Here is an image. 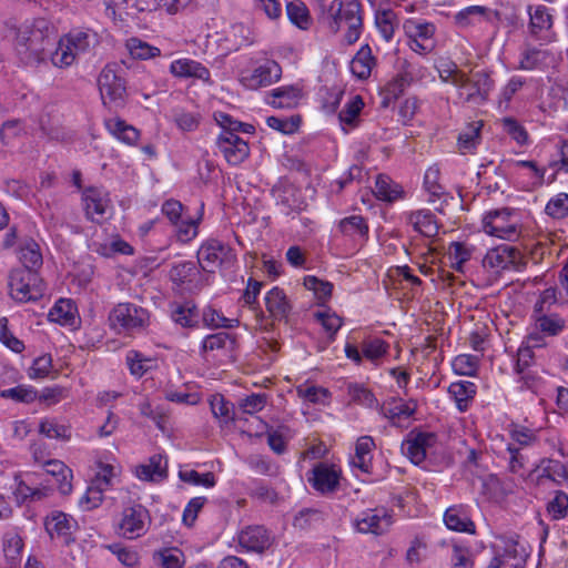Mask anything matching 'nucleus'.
I'll use <instances>...</instances> for the list:
<instances>
[{"instance_id":"obj_1","label":"nucleus","mask_w":568,"mask_h":568,"mask_svg":"<svg viewBox=\"0 0 568 568\" xmlns=\"http://www.w3.org/2000/svg\"><path fill=\"white\" fill-rule=\"evenodd\" d=\"M55 27L44 18L34 19L31 26L19 29L16 50L26 64H38L48 59L58 39Z\"/></svg>"},{"instance_id":"obj_2","label":"nucleus","mask_w":568,"mask_h":568,"mask_svg":"<svg viewBox=\"0 0 568 568\" xmlns=\"http://www.w3.org/2000/svg\"><path fill=\"white\" fill-rule=\"evenodd\" d=\"M327 24L333 32H337L342 24L347 27L345 41L348 44L355 43L361 36L363 19L361 16V3L349 1L343 3L341 0H333L327 10Z\"/></svg>"},{"instance_id":"obj_3","label":"nucleus","mask_w":568,"mask_h":568,"mask_svg":"<svg viewBox=\"0 0 568 568\" xmlns=\"http://www.w3.org/2000/svg\"><path fill=\"white\" fill-rule=\"evenodd\" d=\"M149 312L134 303H119L109 315L110 326L118 331H142L149 324Z\"/></svg>"},{"instance_id":"obj_4","label":"nucleus","mask_w":568,"mask_h":568,"mask_svg":"<svg viewBox=\"0 0 568 568\" xmlns=\"http://www.w3.org/2000/svg\"><path fill=\"white\" fill-rule=\"evenodd\" d=\"M98 85L102 103L112 108H122L125 103L126 88L124 79L114 64H106L99 74Z\"/></svg>"},{"instance_id":"obj_5","label":"nucleus","mask_w":568,"mask_h":568,"mask_svg":"<svg viewBox=\"0 0 568 568\" xmlns=\"http://www.w3.org/2000/svg\"><path fill=\"white\" fill-rule=\"evenodd\" d=\"M484 231L499 239L514 241L519 237L516 212L509 207L493 210L483 220Z\"/></svg>"},{"instance_id":"obj_6","label":"nucleus","mask_w":568,"mask_h":568,"mask_svg":"<svg viewBox=\"0 0 568 568\" xmlns=\"http://www.w3.org/2000/svg\"><path fill=\"white\" fill-rule=\"evenodd\" d=\"M10 295L18 302H30L39 300L43 290L37 272L23 268H16L9 275Z\"/></svg>"},{"instance_id":"obj_7","label":"nucleus","mask_w":568,"mask_h":568,"mask_svg":"<svg viewBox=\"0 0 568 568\" xmlns=\"http://www.w3.org/2000/svg\"><path fill=\"white\" fill-rule=\"evenodd\" d=\"M236 258L233 250L225 243L210 239L197 251V262L207 273H214L217 267L231 266Z\"/></svg>"},{"instance_id":"obj_8","label":"nucleus","mask_w":568,"mask_h":568,"mask_svg":"<svg viewBox=\"0 0 568 568\" xmlns=\"http://www.w3.org/2000/svg\"><path fill=\"white\" fill-rule=\"evenodd\" d=\"M521 252L513 245L503 244L487 252L483 260L484 267L521 271L526 266Z\"/></svg>"},{"instance_id":"obj_9","label":"nucleus","mask_w":568,"mask_h":568,"mask_svg":"<svg viewBox=\"0 0 568 568\" xmlns=\"http://www.w3.org/2000/svg\"><path fill=\"white\" fill-rule=\"evenodd\" d=\"M149 517V510L140 504L125 507L119 524V534L128 539L140 537L145 532Z\"/></svg>"},{"instance_id":"obj_10","label":"nucleus","mask_w":568,"mask_h":568,"mask_svg":"<svg viewBox=\"0 0 568 568\" xmlns=\"http://www.w3.org/2000/svg\"><path fill=\"white\" fill-rule=\"evenodd\" d=\"M437 442V436L434 433H414L410 432L407 438L402 443V453L415 464H422L430 449Z\"/></svg>"},{"instance_id":"obj_11","label":"nucleus","mask_w":568,"mask_h":568,"mask_svg":"<svg viewBox=\"0 0 568 568\" xmlns=\"http://www.w3.org/2000/svg\"><path fill=\"white\" fill-rule=\"evenodd\" d=\"M44 527L51 538H58L64 545H70L75 540L73 534L78 530V523L70 515L52 511L47 516Z\"/></svg>"},{"instance_id":"obj_12","label":"nucleus","mask_w":568,"mask_h":568,"mask_svg":"<svg viewBox=\"0 0 568 568\" xmlns=\"http://www.w3.org/2000/svg\"><path fill=\"white\" fill-rule=\"evenodd\" d=\"M216 145L231 165H239L250 154L247 142L230 132H222L217 136Z\"/></svg>"},{"instance_id":"obj_13","label":"nucleus","mask_w":568,"mask_h":568,"mask_svg":"<svg viewBox=\"0 0 568 568\" xmlns=\"http://www.w3.org/2000/svg\"><path fill=\"white\" fill-rule=\"evenodd\" d=\"M362 534H384L392 525V516L385 509H368L363 511L354 523Z\"/></svg>"},{"instance_id":"obj_14","label":"nucleus","mask_w":568,"mask_h":568,"mask_svg":"<svg viewBox=\"0 0 568 568\" xmlns=\"http://www.w3.org/2000/svg\"><path fill=\"white\" fill-rule=\"evenodd\" d=\"M282 69L280 64L273 60L266 61L257 67L253 72L242 75L241 83L250 90H256L267 87L281 78Z\"/></svg>"},{"instance_id":"obj_15","label":"nucleus","mask_w":568,"mask_h":568,"mask_svg":"<svg viewBox=\"0 0 568 568\" xmlns=\"http://www.w3.org/2000/svg\"><path fill=\"white\" fill-rule=\"evenodd\" d=\"M308 481L321 494H332L338 488L339 473L333 465L318 463L313 467Z\"/></svg>"},{"instance_id":"obj_16","label":"nucleus","mask_w":568,"mask_h":568,"mask_svg":"<svg viewBox=\"0 0 568 568\" xmlns=\"http://www.w3.org/2000/svg\"><path fill=\"white\" fill-rule=\"evenodd\" d=\"M465 82V85H458V88L466 91L465 100L467 102L475 103L486 101L494 84L489 74L484 71H477L471 77L466 75Z\"/></svg>"},{"instance_id":"obj_17","label":"nucleus","mask_w":568,"mask_h":568,"mask_svg":"<svg viewBox=\"0 0 568 568\" xmlns=\"http://www.w3.org/2000/svg\"><path fill=\"white\" fill-rule=\"evenodd\" d=\"M82 203L88 220L101 223L108 207V200L104 199L101 191L89 186L82 192Z\"/></svg>"},{"instance_id":"obj_18","label":"nucleus","mask_w":568,"mask_h":568,"mask_svg":"<svg viewBox=\"0 0 568 568\" xmlns=\"http://www.w3.org/2000/svg\"><path fill=\"white\" fill-rule=\"evenodd\" d=\"M241 547L250 551L263 552L271 546V537L263 526H251L239 535Z\"/></svg>"},{"instance_id":"obj_19","label":"nucleus","mask_w":568,"mask_h":568,"mask_svg":"<svg viewBox=\"0 0 568 568\" xmlns=\"http://www.w3.org/2000/svg\"><path fill=\"white\" fill-rule=\"evenodd\" d=\"M136 476L146 481L159 483L168 477V460L161 454H154L146 464L136 466Z\"/></svg>"},{"instance_id":"obj_20","label":"nucleus","mask_w":568,"mask_h":568,"mask_svg":"<svg viewBox=\"0 0 568 568\" xmlns=\"http://www.w3.org/2000/svg\"><path fill=\"white\" fill-rule=\"evenodd\" d=\"M170 71L179 78H195L210 82V71L202 63L191 59H179L171 63Z\"/></svg>"},{"instance_id":"obj_21","label":"nucleus","mask_w":568,"mask_h":568,"mask_svg":"<svg viewBox=\"0 0 568 568\" xmlns=\"http://www.w3.org/2000/svg\"><path fill=\"white\" fill-rule=\"evenodd\" d=\"M266 310L273 320H285L291 312V305L283 290L273 287L265 296Z\"/></svg>"},{"instance_id":"obj_22","label":"nucleus","mask_w":568,"mask_h":568,"mask_svg":"<svg viewBox=\"0 0 568 568\" xmlns=\"http://www.w3.org/2000/svg\"><path fill=\"white\" fill-rule=\"evenodd\" d=\"M444 521L448 529L475 534V524L462 506H452L444 514Z\"/></svg>"},{"instance_id":"obj_23","label":"nucleus","mask_w":568,"mask_h":568,"mask_svg":"<svg viewBox=\"0 0 568 568\" xmlns=\"http://www.w3.org/2000/svg\"><path fill=\"white\" fill-rule=\"evenodd\" d=\"M564 328V321L557 316L541 315L536 320L537 332H531L528 335V342L532 343V346H541L540 333L548 336L558 335Z\"/></svg>"},{"instance_id":"obj_24","label":"nucleus","mask_w":568,"mask_h":568,"mask_svg":"<svg viewBox=\"0 0 568 568\" xmlns=\"http://www.w3.org/2000/svg\"><path fill=\"white\" fill-rule=\"evenodd\" d=\"M408 223L413 225L415 231L426 237H434L439 231L435 215L429 210H419L409 213Z\"/></svg>"},{"instance_id":"obj_25","label":"nucleus","mask_w":568,"mask_h":568,"mask_svg":"<svg viewBox=\"0 0 568 568\" xmlns=\"http://www.w3.org/2000/svg\"><path fill=\"white\" fill-rule=\"evenodd\" d=\"M439 175L440 171L436 165L428 168L424 175V187L429 194V202L434 203L436 200L443 199L440 206L435 207L437 211L443 212V204L447 203L449 195L445 193L444 187L439 184Z\"/></svg>"},{"instance_id":"obj_26","label":"nucleus","mask_w":568,"mask_h":568,"mask_svg":"<svg viewBox=\"0 0 568 568\" xmlns=\"http://www.w3.org/2000/svg\"><path fill=\"white\" fill-rule=\"evenodd\" d=\"M375 59L369 45H363L351 61V71L358 79H367L371 75Z\"/></svg>"},{"instance_id":"obj_27","label":"nucleus","mask_w":568,"mask_h":568,"mask_svg":"<svg viewBox=\"0 0 568 568\" xmlns=\"http://www.w3.org/2000/svg\"><path fill=\"white\" fill-rule=\"evenodd\" d=\"M529 29L531 34L537 36L540 31L549 30L552 27V16L546 6L539 4L528 7Z\"/></svg>"},{"instance_id":"obj_28","label":"nucleus","mask_w":568,"mask_h":568,"mask_svg":"<svg viewBox=\"0 0 568 568\" xmlns=\"http://www.w3.org/2000/svg\"><path fill=\"white\" fill-rule=\"evenodd\" d=\"M77 307L71 300H59L49 312L51 322L72 326L75 323Z\"/></svg>"},{"instance_id":"obj_29","label":"nucleus","mask_w":568,"mask_h":568,"mask_svg":"<svg viewBox=\"0 0 568 568\" xmlns=\"http://www.w3.org/2000/svg\"><path fill=\"white\" fill-rule=\"evenodd\" d=\"M48 59L57 68H68L75 61L77 55L65 39L61 38L57 39L53 49L48 51Z\"/></svg>"},{"instance_id":"obj_30","label":"nucleus","mask_w":568,"mask_h":568,"mask_svg":"<svg viewBox=\"0 0 568 568\" xmlns=\"http://www.w3.org/2000/svg\"><path fill=\"white\" fill-rule=\"evenodd\" d=\"M448 393L455 399L457 408L465 412L476 394V385L468 381L455 382L448 387Z\"/></svg>"},{"instance_id":"obj_31","label":"nucleus","mask_w":568,"mask_h":568,"mask_svg":"<svg viewBox=\"0 0 568 568\" xmlns=\"http://www.w3.org/2000/svg\"><path fill=\"white\" fill-rule=\"evenodd\" d=\"M506 565L513 568H524L528 557L526 549L514 539L505 540L503 551H500Z\"/></svg>"},{"instance_id":"obj_32","label":"nucleus","mask_w":568,"mask_h":568,"mask_svg":"<svg viewBox=\"0 0 568 568\" xmlns=\"http://www.w3.org/2000/svg\"><path fill=\"white\" fill-rule=\"evenodd\" d=\"M300 90L295 87H281L270 93L267 103L277 109H290L296 104Z\"/></svg>"},{"instance_id":"obj_33","label":"nucleus","mask_w":568,"mask_h":568,"mask_svg":"<svg viewBox=\"0 0 568 568\" xmlns=\"http://www.w3.org/2000/svg\"><path fill=\"white\" fill-rule=\"evenodd\" d=\"M105 126L112 135L128 144H134L140 136L135 128L126 124L125 121L121 119L106 120Z\"/></svg>"},{"instance_id":"obj_34","label":"nucleus","mask_w":568,"mask_h":568,"mask_svg":"<svg viewBox=\"0 0 568 568\" xmlns=\"http://www.w3.org/2000/svg\"><path fill=\"white\" fill-rule=\"evenodd\" d=\"M20 260L23 264V270L36 272L42 263V254L39 245L33 240H28L20 248Z\"/></svg>"},{"instance_id":"obj_35","label":"nucleus","mask_w":568,"mask_h":568,"mask_svg":"<svg viewBox=\"0 0 568 568\" xmlns=\"http://www.w3.org/2000/svg\"><path fill=\"white\" fill-rule=\"evenodd\" d=\"M379 412L395 424V420L400 417H410L415 413V407H409L402 399L390 398L381 406Z\"/></svg>"},{"instance_id":"obj_36","label":"nucleus","mask_w":568,"mask_h":568,"mask_svg":"<svg viewBox=\"0 0 568 568\" xmlns=\"http://www.w3.org/2000/svg\"><path fill=\"white\" fill-rule=\"evenodd\" d=\"M489 9L483 6H470L454 16L455 24L459 28H467L474 26L481 18H485Z\"/></svg>"},{"instance_id":"obj_37","label":"nucleus","mask_w":568,"mask_h":568,"mask_svg":"<svg viewBox=\"0 0 568 568\" xmlns=\"http://www.w3.org/2000/svg\"><path fill=\"white\" fill-rule=\"evenodd\" d=\"M39 432L48 438L61 440H70L72 435L70 425L60 424L54 418L41 420Z\"/></svg>"},{"instance_id":"obj_38","label":"nucleus","mask_w":568,"mask_h":568,"mask_svg":"<svg viewBox=\"0 0 568 568\" xmlns=\"http://www.w3.org/2000/svg\"><path fill=\"white\" fill-rule=\"evenodd\" d=\"M339 231L347 236L358 235L362 239L368 236V225L361 215H352L343 219L338 224Z\"/></svg>"},{"instance_id":"obj_39","label":"nucleus","mask_w":568,"mask_h":568,"mask_svg":"<svg viewBox=\"0 0 568 568\" xmlns=\"http://www.w3.org/2000/svg\"><path fill=\"white\" fill-rule=\"evenodd\" d=\"M199 274L195 263L191 261L181 262L172 266L170 271V278L173 283L181 286L185 283L193 281V277Z\"/></svg>"},{"instance_id":"obj_40","label":"nucleus","mask_w":568,"mask_h":568,"mask_svg":"<svg viewBox=\"0 0 568 568\" xmlns=\"http://www.w3.org/2000/svg\"><path fill=\"white\" fill-rule=\"evenodd\" d=\"M375 194L378 199L392 202L402 194L400 186L385 175H378L375 183Z\"/></svg>"},{"instance_id":"obj_41","label":"nucleus","mask_w":568,"mask_h":568,"mask_svg":"<svg viewBox=\"0 0 568 568\" xmlns=\"http://www.w3.org/2000/svg\"><path fill=\"white\" fill-rule=\"evenodd\" d=\"M481 122L471 123L458 135V148L462 153L473 151L480 141Z\"/></svg>"},{"instance_id":"obj_42","label":"nucleus","mask_w":568,"mask_h":568,"mask_svg":"<svg viewBox=\"0 0 568 568\" xmlns=\"http://www.w3.org/2000/svg\"><path fill=\"white\" fill-rule=\"evenodd\" d=\"M364 102L359 95H355L338 113L341 125L355 126Z\"/></svg>"},{"instance_id":"obj_43","label":"nucleus","mask_w":568,"mask_h":568,"mask_svg":"<svg viewBox=\"0 0 568 568\" xmlns=\"http://www.w3.org/2000/svg\"><path fill=\"white\" fill-rule=\"evenodd\" d=\"M128 48L130 50L131 55L135 59L146 60L159 57L161 54L159 48L150 45L149 43L138 38H131L128 41Z\"/></svg>"},{"instance_id":"obj_44","label":"nucleus","mask_w":568,"mask_h":568,"mask_svg":"<svg viewBox=\"0 0 568 568\" xmlns=\"http://www.w3.org/2000/svg\"><path fill=\"white\" fill-rule=\"evenodd\" d=\"M172 320L183 327H193L197 323V313L194 305L185 303L172 311Z\"/></svg>"},{"instance_id":"obj_45","label":"nucleus","mask_w":568,"mask_h":568,"mask_svg":"<svg viewBox=\"0 0 568 568\" xmlns=\"http://www.w3.org/2000/svg\"><path fill=\"white\" fill-rule=\"evenodd\" d=\"M235 338L225 332L207 335L202 343V351H215L226 348L229 345L233 347Z\"/></svg>"},{"instance_id":"obj_46","label":"nucleus","mask_w":568,"mask_h":568,"mask_svg":"<svg viewBox=\"0 0 568 568\" xmlns=\"http://www.w3.org/2000/svg\"><path fill=\"white\" fill-rule=\"evenodd\" d=\"M324 520L322 511L312 508H304L294 518V527L298 529H308Z\"/></svg>"},{"instance_id":"obj_47","label":"nucleus","mask_w":568,"mask_h":568,"mask_svg":"<svg viewBox=\"0 0 568 568\" xmlns=\"http://www.w3.org/2000/svg\"><path fill=\"white\" fill-rule=\"evenodd\" d=\"M550 52L548 50H541L531 48L525 51L524 57L520 61V68L524 70H532L544 63L549 58Z\"/></svg>"},{"instance_id":"obj_48","label":"nucleus","mask_w":568,"mask_h":568,"mask_svg":"<svg viewBox=\"0 0 568 568\" xmlns=\"http://www.w3.org/2000/svg\"><path fill=\"white\" fill-rule=\"evenodd\" d=\"M179 478L195 486L213 487L215 485V476L213 473L207 471L200 474L196 470H180Z\"/></svg>"},{"instance_id":"obj_49","label":"nucleus","mask_w":568,"mask_h":568,"mask_svg":"<svg viewBox=\"0 0 568 568\" xmlns=\"http://www.w3.org/2000/svg\"><path fill=\"white\" fill-rule=\"evenodd\" d=\"M151 359L145 358L136 351H130L126 355V364L132 375L142 377L151 367Z\"/></svg>"},{"instance_id":"obj_50","label":"nucleus","mask_w":568,"mask_h":568,"mask_svg":"<svg viewBox=\"0 0 568 568\" xmlns=\"http://www.w3.org/2000/svg\"><path fill=\"white\" fill-rule=\"evenodd\" d=\"M545 212L554 219H562L568 215V194L559 193L550 199L545 207Z\"/></svg>"},{"instance_id":"obj_51","label":"nucleus","mask_w":568,"mask_h":568,"mask_svg":"<svg viewBox=\"0 0 568 568\" xmlns=\"http://www.w3.org/2000/svg\"><path fill=\"white\" fill-rule=\"evenodd\" d=\"M388 349V344L381 338L366 339L362 343L363 356L369 361L383 357Z\"/></svg>"},{"instance_id":"obj_52","label":"nucleus","mask_w":568,"mask_h":568,"mask_svg":"<svg viewBox=\"0 0 568 568\" xmlns=\"http://www.w3.org/2000/svg\"><path fill=\"white\" fill-rule=\"evenodd\" d=\"M328 333V343L335 339V335L342 326V318L336 314L328 312H317L314 315Z\"/></svg>"},{"instance_id":"obj_53","label":"nucleus","mask_w":568,"mask_h":568,"mask_svg":"<svg viewBox=\"0 0 568 568\" xmlns=\"http://www.w3.org/2000/svg\"><path fill=\"white\" fill-rule=\"evenodd\" d=\"M286 13L292 23L305 29L308 23V10L303 2H288Z\"/></svg>"},{"instance_id":"obj_54","label":"nucleus","mask_w":568,"mask_h":568,"mask_svg":"<svg viewBox=\"0 0 568 568\" xmlns=\"http://www.w3.org/2000/svg\"><path fill=\"white\" fill-rule=\"evenodd\" d=\"M3 398H10L18 403H31L37 398V392L31 387L19 385L17 387L3 389L0 392Z\"/></svg>"},{"instance_id":"obj_55","label":"nucleus","mask_w":568,"mask_h":568,"mask_svg":"<svg viewBox=\"0 0 568 568\" xmlns=\"http://www.w3.org/2000/svg\"><path fill=\"white\" fill-rule=\"evenodd\" d=\"M504 131L518 144L524 145L528 141V133L525 128L514 118L501 120Z\"/></svg>"},{"instance_id":"obj_56","label":"nucleus","mask_w":568,"mask_h":568,"mask_svg":"<svg viewBox=\"0 0 568 568\" xmlns=\"http://www.w3.org/2000/svg\"><path fill=\"white\" fill-rule=\"evenodd\" d=\"M547 510L555 520L565 518L568 513V495L564 491H557L548 503Z\"/></svg>"},{"instance_id":"obj_57","label":"nucleus","mask_w":568,"mask_h":568,"mask_svg":"<svg viewBox=\"0 0 568 568\" xmlns=\"http://www.w3.org/2000/svg\"><path fill=\"white\" fill-rule=\"evenodd\" d=\"M104 487L101 485H97L93 481L88 487L84 496L80 500V505L85 510H91L93 508H97L103 500V491Z\"/></svg>"},{"instance_id":"obj_58","label":"nucleus","mask_w":568,"mask_h":568,"mask_svg":"<svg viewBox=\"0 0 568 568\" xmlns=\"http://www.w3.org/2000/svg\"><path fill=\"white\" fill-rule=\"evenodd\" d=\"M266 123L270 128L282 132L284 134L293 133L297 130L301 123V118L298 115L291 116L290 119H281L277 116H268L266 119Z\"/></svg>"},{"instance_id":"obj_59","label":"nucleus","mask_w":568,"mask_h":568,"mask_svg":"<svg viewBox=\"0 0 568 568\" xmlns=\"http://www.w3.org/2000/svg\"><path fill=\"white\" fill-rule=\"evenodd\" d=\"M304 286L315 293L317 298H328L333 292V284L322 281L316 276L307 275L304 277Z\"/></svg>"},{"instance_id":"obj_60","label":"nucleus","mask_w":568,"mask_h":568,"mask_svg":"<svg viewBox=\"0 0 568 568\" xmlns=\"http://www.w3.org/2000/svg\"><path fill=\"white\" fill-rule=\"evenodd\" d=\"M265 394H252L239 399V407L244 414H255L261 412L266 405Z\"/></svg>"},{"instance_id":"obj_61","label":"nucleus","mask_w":568,"mask_h":568,"mask_svg":"<svg viewBox=\"0 0 568 568\" xmlns=\"http://www.w3.org/2000/svg\"><path fill=\"white\" fill-rule=\"evenodd\" d=\"M439 78L445 83H452L453 85H465L466 74L460 71L456 64H447L439 69Z\"/></svg>"},{"instance_id":"obj_62","label":"nucleus","mask_w":568,"mask_h":568,"mask_svg":"<svg viewBox=\"0 0 568 568\" xmlns=\"http://www.w3.org/2000/svg\"><path fill=\"white\" fill-rule=\"evenodd\" d=\"M206 501L207 499L205 497H194L189 501L183 510L182 516V520L186 526H193L197 518L199 511L203 508Z\"/></svg>"},{"instance_id":"obj_63","label":"nucleus","mask_w":568,"mask_h":568,"mask_svg":"<svg viewBox=\"0 0 568 568\" xmlns=\"http://www.w3.org/2000/svg\"><path fill=\"white\" fill-rule=\"evenodd\" d=\"M51 367H52L51 355H49V354L41 355L33 361V364L29 369V376L31 378H43L49 374Z\"/></svg>"},{"instance_id":"obj_64","label":"nucleus","mask_w":568,"mask_h":568,"mask_svg":"<svg viewBox=\"0 0 568 568\" xmlns=\"http://www.w3.org/2000/svg\"><path fill=\"white\" fill-rule=\"evenodd\" d=\"M65 41L71 45L72 51L78 57L81 53L88 51L90 47V36L87 32L70 33L64 37Z\"/></svg>"}]
</instances>
